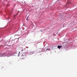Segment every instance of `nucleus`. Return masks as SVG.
<instances>
[{
    "label": "nucleus",
    "instance_id": "11",
    "mask_svg": "<svg viewBox=\"0 0 77 77\" xmlns=\"http://www.w3.org/2000/svg\"><path fill=\"white\" fill-rule=\"evenodd\" d=\"M33 53H34L33 52V53H31V54H33Z\"/></svg>",
    "mask_w": 77,
    "mask_h": 77
},
{
    "label": "nucleus",
    "instance_id": "3",
    "mask_svg": "<svg viewBox=\"0 0 77 77\" xmlns=\"http://www.w3.org/2000/svg\"><path fill=\"white\" fill-rule=\"evenodd\" d=\"M62 46L58 45L57 46L58 48H59V49H60V48H62Z\"/></svg>",
    "mask_w": 77,
    "mask_h": 77
},
{
    "label": "nucleus",
    "instance_id": "6",
    "mask_svg": "<svg viewBox=\"0 0 77 77\" xmlns=\"http://www.w3.org/2000/svg\"><path fill=\"white\" fill-rule=\"evenodd\" d=\"M24 51V49L22 50H21L22 51Z\"/></svg>",
    "mask_w": 77,
    "mask_h": 77
},
{
    "label": "nucleus",
    "instance_id": "4",
    "mask_svg": "<svg viewBox=\"0 0 77 77\" xmlns=\"http://www.w3.org/2000/svg\"><path fill=\"white\" fill-rule=\"evenodd\" d=\"M29 18V17H27V18L26 19V20L27 21H28V19Z\"/></svg>",
    "mask_w": 77,
    "mask_h": 77
},
{
    "label": "nucleus",
    "instance_id": "12",
    "mask_svg": "<svg viewBox=\"0 0 77 77\" xmlns=\"http://www.w3.org/2000/svg\"><path fill=\"white\" fill-rule=\"evenodd\" d=\"M68 3H69V2H68Z\"/></svg>",
    "mask_w": 77,
    "mask_h": 77
},
{
    "label": "nucleus",
    "instance_id": "9",
    "mask_svg": "<svg viewBox=\"0 0 77 77\" xmlns=\"http://www.w3.org/2000/svg\"><path fill=\"white\" fill-rule=\"evenodd\" d=\"M49 50V49H46V50Z\"/></svg>",
    "mask_w": 77,
    "mask_h": 77
},
{
    "label": "nucleus",
    "instance_id": "2",
    "mask_svg": "<svg viewBox=\"0 0 77 77\" xmlns=\"http://www.w3.org/2000/svg\"><path fill=\"white\" fill-rule=\"evenodd\" d=\"M22 56H23V57H26V53H23L22 54Z\"/></svg>",
    "mask_w": 77,
    "mask_h": 77
},
{
    "label": "nucleus",
    "instance_id": "5",
    "mask_svg": "<svg viewBox=\"0 0 77 77\" xmlns=\"http://www.w3.org/2000/svg\"><path fill=\"white\" fill-rule=\"evenodd\" d=\"M20 52H19V54H18V56H19L20 55H19L20 54Z\"/></svg>",
    "mask_w": 77,
    "mask_h": 77
},
{
    "label": "nucleus",
    "instance_id": "10",
    "mask_svg": "<svg viewBox=\"0 0 77 77\" xmlns=\"http://www.w3.org/2000/svg\"><path fill=\"white\" fill-rule=\"evenodd\" d=\"M41 31L42 32V30H41Z\"/></svg>",
    "mask_w": 77,
    "mask_h": 77
},
{
    "label": "nucleus",
    "instance_id": "1",
    "mask_svg": "<svg viewBox=\"0 0 77 77\" xmlns=\"http://www.w3.org/2000/svg\"><path fill=\"white\" fill-rule=\"evenodd\" d=\"M6 53H8V54H7V57H10V56H11V52L9 51H7Z\"/></svg>",
    "mask_w": 77,
    "mask_h": 77
},
{
    "label": "nucleus",
    "instance_id": "7",
    "mask_svg": "<svg viewBox=\"0 0 77 77\" xmlns=\"http://www.w3.org/2000/svg\"><path fill=\"white\" fill-rule=\"evenodd\" d=\"M5 53H4L3 54V56H4V55H5Z\"/></svg>",
    "mask_w": 77,
    "mask_h": 77
},
{
    "label": "nucleus",
    "instance_id": "8",
    "mask_svg": "<svg viewBox=\"0 0 77 77\" xmlns=\"http://www.w3.org/2000/svg\"><path fill=\"white\" fill-rule=\"evenodd\" d=\"M24 59V58H21V59Z\"/></svg>",
    "mask_w": 77,
    "mask_h": 77
}]
</instances>
